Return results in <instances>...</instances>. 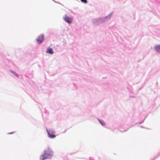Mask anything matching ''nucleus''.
<instances>
[{"label":"nucleus","mask_w":160,"mask_h":160,"mask_svg":"<svg viewBox=\"0 0 160 160\" xmlns=\"http://www.w3.org/2000/svg\"><path fill=\"white\" fill-rule=\"evenodd\" d=\"M113 14V12H111L108 15L103 18H99L92 19V23L95 25H98L104 23L110 19Z\"/></svg>","instance_id":"1"},{"label":"nucleus","mask_w":160,"mask_h":160,"mask_svg":"<svg viewBox=\"0 0 160 160\" xmlns=\"http://www.w3.org/2000/svg\"><path fill=\"white\" fill-rule=\"evenodd\" d=\"M53 155V152L52 150L48 148L43 151V153L40 156V160H45L47 159L51 158Z\"/></svg>","instance_id":"2"},{"label":"nucleus","mask_w":160,"mask_h":160,"mask_svg":"<svg viewBox=\"0 0 160 160\" xmlns=\"http://www.w3.org/2000/svg\"><path fill=\"white\" fill-rule=\"evenodd\" d=\"M46 129L48 134V136L49 138L52 139L56 137V135L54 134V133L55 132L54 129H48L47 128H46Z\"/></svg>","instance_id":"3"},{"label":"nucleus","mask_w":160,"mask_h":160,"mask_svg":"<svg viewBox=\"0 0 160 160\" xmlns=\"http://www.w3.org/2000/svg\"><path fill=\"white\" fill-rule=\"evenodd\" d=\"M45 40L44 36L43 34H42L39 35L36 40L39 44L42 43Z\"/></svg>","instance_id":"4"},{"label":"nucleus","mask_w":160,"mask_h":160,"mask_svg":"<svg viewBox=\"0 0 160 160\" xmlns=\"http://www.w3.org/2000/svg\"><path fill=\"white\" fill-rule=\"evenodd\" d=\"M63 19L65 22L68 24H71L72 22V18L68 16L66 14L65 15L64 17H63Z\"/></svg>","instance_id":"5"},{"label":"nucleus","mask_w":160,"mask_h":160,"mask_svg":"<svg viewBox=\"0 0 160 160\" xmlns=\"http://www.w3.org/2000/svg\"><path fill=\"white\" fill-rule=\"evenodd\" d=\"M46 52L50 54L51 55H52L54 53L52 48L49 47H48L47 48L46 50Z\"/></svg>","instance_id":"6"},{"label":"nucleus","mask_w":160,"mask_h":160,"mask_svg":"<svg viewBox=\"0 0 160 160\" xmlns=\"http://www.w3.org/2000/svg\"><path fill=\"white\" fill-rule=\"evenodd\" d=\"M154 49L157 52L160 53V44L155 46Z\"/></svg>","instance_id":"7"},{"label":"nucleus","mask_w":160,"mask_h":160,"mask_svg":"<svg viewBox=\"0 0 160 160\" xmlns=\"http://www.w3.org/2000/svg\"><path fill=\"white\" fill-rule=\"evenodd\" d=\"M98 120L99 122L101 124V125L104 127L105 125V122L103 120L98 118Z\"/></svg>","instance_id":"8"},{"label":"nucleus","mask_w":160,"mask_h":160,"mask_svg":"<svg viewBox=\"0 0 160 160\" xmlns=\"http://www.w3.org/2000/svg\"><path fill=\"white\" fill-rule=\"evenodd\" d=\"M60 47L58 45H56L54 48L55 49L57 52H59L60 51Z\"/></svg>","instance_id":"9"},{"label":"nucleus","mask_w":160,"mask_h":160,"mask_svg":"<svg viewBox=\"0 0 160 160\" xmlns=\"http://www.w3.org/2000/svg\"><path fill=\"white\" fill-rule=\"evenodd\" d=\"M10 72L13 75H14L15 76H16L17 77V78H18L19 77V75H18V74L16 72L13 71V70H11L10 71Z\"/></svg>","instance_id":"10"},{"label":"nucleus","mask_w":160,"mask_h":160,"mask_svg":"<svg viewBox=\"0 0 160 160\" xmlns=\"http://www.w3.org/2000/svg\"><path fill=\"white\" fill-rule=\"evenodd\" d=\"M146 117H147V116L143 119V120L141 122H138L137 123H136L134 125H135L138 124H141L143 123L144 122L145 120V119Z\"/></svg>","instance_id":"11"},{"label":"nucleus","mask_w":160,"mask_h":160,"mask_svg":"<svg viewBox=\"0 0 160 160\" xmlns=\"http://www.w3.org/2000/svg\"><path fill=\"white\" fill-rule=\"evenodd\" d=\"M83 3H87L88 2V1L87 0H80Z\"/></svg>","instance_id":"12"},{"label":"nucleus","mask_w":160,"mask_h":160,"mask_svg":"<svg viewBox=\"0 0 160 160\" xmlns=\"http://www.w3.org/2000/svg\"><path fill=\"white\" fill-rule=\"evenodd\" d=\"M89 160H94V159L92 157H90L89 158Z\"/></svg>","instance_id":"13"},{"label":"nucleus","mask_w":160,"mask_h":160,"mask_svg":"<svg viewBox=\"0 0 160 160\" xmlns=\"http://www.w3.org/2000/svg\"><path fill=\"white\" fill-rule=\"evenodd\" d=\"M144 86V85H143L142 86V87H141V88H140L139 89H138V90H141L143 87Z\"/></svg>","instance_id":"14"},{"label":"nucleus","mask_w":160,"mask_h":160,"mask_svg":"<svg viewBox=\"0 0 160 160\" xmlns=\"http://www.w3.org/2000/svg\"><path fill=\"white\" fill-rule=\"evenodd\" d=\"M14 132H10V133H8V134H12Z\"/></svg>","instance_id":"15"},{"label":"nucleus","mask_w":160,"mask_h":160,"mask_svg":"<svg viewBox=\"0 0 160 160\" xmlns=\"http://www.w3.org/2000/svg\"><path fill=\"white\" fill-rule=\"evenodd\" d=\"M67 131V129H66L65 130V131L63 132V133H65Z\"/></svg>","instance_id":"16"},{"label":"nucleus","mask_w":160,"mask_h":160,"mask_svg":"<svg viewBox=\"0 0 160 160\" xmlns=\"http://www.w3.org/2000/svg\"><path fill=\"white\" fill-rule=\"evenodd\" d=\"M130 97H132V98H134L135 97L134 96H130Z\"/></svg>","instance_id":"17"},{"label":"nucleus","mask_w":160,"mask_h":160,"mask_svg":"<svg viewBox=\"0 0 160 160\" xmlns=\"http://www.w3.org/2000/svg\"><path fill=\"white\" fill-rule=\"evenodd\" d=\"M157 154H158V155H159V156H160V152H158V153Z\"/></svg>","instance_id":"18"},{"label":"nucleus","mask_w":160,"mask_h":160,"mask_svg":"<svg viewBox=\"0 0 160 160\" xmlns=\"http://www.w3.org/2000/svg\"><path fill=\"white\" fill-rule=\"evenodd\" d=\"M81 158V159H86V160H87V159H86L85 158Z\"/></svg>","instance_id":"19"},{"label":"nucleus","mask_w":160,"mask_h":160,"mask_svg":"<svg viewBox=\"0 0 160 160\" xmlns=\"http://www.w3.org/2000/svg\"><path fill=\"white\" fill-rule=\"evenodd\" d=\"M75 153V152H74V153H69V154H70V155H72V154H74Z\"/></svg>","instance_id":"20"},{"label":"nucleus","mask_w":160,"mask_h":160,"mask_svg":"<svg viewBox=\"0 0 160 160\" xmlns=\"http://www.w3.org/2000/svg\"><path fill=\"white\" fill-rule=\"evenodd\" d=\"M141 127L142 128H144V127L143 126H141Z\"/></svg>","instance_id":"21"},{"label":"nucleus","mask_w":160,"mask_h":160,"mask_svg":"<svg viewBox=\"0 0 160 160\" xmlns=\"http://www.w3.org/2000/svg\"><path fill=\"white\" fill-rule=\"evenodd\" d=\"M128 130V129L127 130H124L123 132H125V131H126Z\"/></svg>","instance_id":"22"},{"label":"nucleus","mask_w":160,"mask_h":160,"mask_svg":"<svg viewBox=\"0 0 160 160\" xmlns=\"http://www.w3.org/2000/svg\"><path fill=\"white\" fill-rule=\"evenodd\" d=\"M45 112L46 113V110H45Z\"/></svg>","instance_id":"23"}]
</instances>
